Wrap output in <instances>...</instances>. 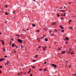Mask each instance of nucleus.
<instances>
[{"mask_svg":"<svg viewBox=\"0 0 76 76\" xmlns=\"http://www.w3.org/2000/svg\"><path fill=\"white\" fill-rule=\"evenodd\" d=\"M69 50L70 53H71V55L73 54H74V53H73V51L72 50L71 48H70L69 49Z\"/></svg>","mask_w":76,"mask_h":76,"instance_id":"nucleus-1","label":"nucleus"},{"mask_svg":"<svg viewBox=\"0 0 76 76\" xmlns=\"http://www.w3.org/2000/svg\"><path fill=\"white\" fill-rule=\"evenodd\" d=\"M51 66L54 67H55V68H56L57 67V65L54 64H51Z\"/></svg>","mask_w":76,"mask_h":76,"instance_id":"nucleus-2","label":"nucleus"},{"mask_svg":"<svg viewBox=\"0 0 76 76\" xmlns=\"http://www.w3.org/2000/svg\"><path fill=\"white\" fill-rule=\"evenodd\" d=\"M18 42L22 43V40L20 39H18Z\"/></svg>","mask_w":76,"mask_h":76,"instance_id":"nucleus-3","label":"nucleus"},{"mask_svg":"<svg viewBox=\"0 0 76 76\" xmlns=\"http://www.w3.org/2000/svg\"><path fill=\"white\" fill-rule=\"evenodd\" d=\"M52 25H57V23L53 22L51 24Z\"/></svg>","mask_w":76,"mask_h":76,"instance_id":"nucleus-4","label":"nucleus"},{"mask_svg":"<svg viewBox=\"0 0 76 76\" xmlns=\"http://www.w3.org/2000/svg\"><path fill=\"white\" fill-rule=\"evenodd\" d=\"M5 60L4 58H0V62L2 61H4Z\"/></svg>","mask_w":76,"mask_h":76,"instance_id":"nucleus-5","label":"nucleus"},{"mask_svg":"<svg viewBox=\"0 0 76 76\" xmlns=\"http://www.w3.org/2000/svg\"><path fill=\"white\" fill-rule=\"evenodd\" d=\"M9 64V62L8 61H7V63H6L5 64V66H6V64H7V65H8Z\"/></svg>","mask_w":76,"mask_h":76,"instance_id":"nucleus-6","label":"nucleus"},{"mask_svg":"<svg viewBox=\"0 0 76 76\" xmlns=\"http://www.w3.org/2000/svg\"><path fill=\"white\" fill-rule=\"evenodd\" d=\"M65 53H66V51H62L61 53L62 54H65Z\"/></svg>","mask_w":76,"mask_h":76,"instance_id":"nucleus-7","label":"nucleus"},{"mask_svg":"<svg viewBox=\"0 0 76 76\" xmlns=\"http://www.w3.org/2000/svg\"><path fill=\"white\" fill-rule=\"evenodd\" d=\"M2 44L3 45H4V41L2 40Z\"/></svg>","mask_w":76,"mask_h":76,"instance_id":"nucleus-8","label":"nucleus"},{"mask_svg":"<svg viewBox=\"0 0 76 76\" xmlns=\"http://www.w3.org/2000/svg\"><path fill=\"white\" fill-rule=\"evenodd\" d=\"M15 44H12V47H14L15 46Z\"/></svg>","mask_w":76,"mask_h":76,"instance_id":"nucleus-9","label":"nucleus"},{"mask_svg":"<svg viewBox=\"0 0 76 76\" xmlns=\"http://www.w3.org/2000/svg\"><path fill=\"white\" fill-rule=\"evenodd\" d=\"M65 39H66V40H69V39L67 37H65Z\"/></svg>","mask_w":76,"mask_h":76,"instance_id":"nucleus-10","label":"nucleus"},{"mask_svg":"<svg viewBox=\"0 0 76 76\" xmlns=\"http://www.w3.org/2000/svg\"><path fill=\"white\" fill-rule=\"evenodd\" d=\"M5 15H9V14L7 12H5Z\"/></svg>","mask_w":76,"mask_h":76,"instance_id":"nucleus-11","label":"nucleus"},{"mask_svg":"<svg viewBox=\"0 0 76 76\" xmlns=\"http://www.w3.org/2000/svg\"><path fill=\"white\" fill-rule=\"evenodd\" d=\"M18 75H22V72H20L19 73H18Z\"/></svg>","mask_w":76,"mask_h":76,"instance_id":"nucleus-12","label":"nucleus"},{"mask_svg":"<svg viewBox=\"0 0 76 76\" xmlns=\"http://www.w3.org/2000/svg\"><path fill=\"white\" fill-rule=\"evenodd\" d=\"M57 15L58 17H59L60 16V15H59V14L58 13H57Z\"/></svg>","mask_w":76,"mask_h":76,"instance_id":"nucleus-13","label":"nucleus"},{"mask_svg":"<svg viewBox=\"0 0 76 76\" xmlns=\"http://www.w3.org/2000/svg\"><path fill=\"white\" fill-rule=\"evenodd\" d=\"M2 48L3 49L4 52H5V51H6V49H4V48Z\"/></svg>","mask_w":76,"mask_h":76,"instance_id":"nucleus-14","label":"nucleus"},{"mask_svg":"<svg viewBox=\"0 0 76 76\" xmlns=\"http://www.w3.org/2000/svg\"><path fill=\"white\" fill-rule=\"evenodd\" d=\"M32 25L33 27H35V24H33Z\"/></svg>","mask_w":76,"mask_h":76,"instance_id":"nucleus-15","label":"nucleus"},{"mask_svg":"<svg viewBox=\"0 0 76 76\" xmlns=\"http://www.w3.org/2000/svg\"><path fill=\"white\" fill-rule=\"evenodd\" d=\"M35 58H38V55H36L35 56Z\"/></svg>","mask_w":76,"mask_h":76,"instance_id":"nucleus-16","label":"nucleus"},{"mask_svg":"<svg viewBox=\"0 0 76 76\" xmlns=\"http://www.w3.org/2000/svg\"><path fill=\"white\" fill-rule=\"evenodd\" d=\"M55 31L56 32H58V30L56 29H55Z\"/></svg>","mask_w":76,"mask_h":76,"instance_id":"nucleus-17","label":"nucleus"},{"mask_svg":"<svg viewBox=\"0 0 76 76\" xmlns=\"http://www.w3.org/2000/svg\"><path fill=\"white\" fill-rule=\"evenodd\" d=\"M44 30H45V31H47V28H43Z\"/></svg>","mask_w":76,"mask_h":76,"instance_id":"nucleus-18","label":"nucleus"},{"mask_svg":"<svg viewBox=\"0 0 76 76\" xmlns=\"http://www.w3.org/2000/svg\"><path fill=\"white\" fill-rule=\"evenodd\" d=\"M45 41H48V39L47 38H45Z\"/></svg>","mask_w":76,"mask_h":76,"instance_id":"nucleus-19","label":"nucleus"},{"mask_svg":"<svg viewBox=\"0 0 76 76\" xmlns=\"http://www.w3.org/2000/svg\"><path fill=\"white\" fill-rule=\"evenodd\" d=\"M54 36V34L52 33V35H51V37H53V36Z\"/></svg>","mask_w":76,"mask_h":76,"instance_id":"nucleus-20","label":"nucleus"},{"mask_svg":"<svg viewBox=\"0 0 76 76\" xmlns=\"http://www.w3.org/2000/svg\"><path fill=\"white\" fill-rule=\"evenodd\" d=\"M69 28L70 29H73V27H70Z\"/></svg>","mask_w":76,"mask_h":76,"instance_id":"nucleus-21","label":"nucleus"},{"mask_svg":"<svg viewBox=\"0 0 76 76\" xmlns=\"http://www.w3.org/2000/svg\"><path fill=\"white\" fill-rule=\"evenodd\" d=\"M64 30H63L62 31H61V32H62V33H64Z\"/></svg>","mask_w":76,"mask_h":76,"instance_id":"nucleus-22","label":"nucleus"},{"mask_svg":"<svg viewBox=\"0 0 76 76\" xmlns=\"http://www.w3.org/2000/svg\"><path fill=\"white\" fill-rule=\"evenodd\" d=\"M72 67V65H69V67L70 69V67Z\"/></svg>","mask_w":76,"mask_h":76,"instance_id":"nucleus-23","label":"nucleus"},{"mask_svg":"<svg viewBox=\"0 0 76 76\" xmlns=\"http://www.w3.org/2000/svg\"><path fill=\"white\" fill-rule=\"evenodd\" d=\"M61 29H64V28L63 27H62L61 28Z\"/></svg>","mask_w":76,"mask_h":76,"instance_id":"nucleus-24","label":"nucleus"},{"mask_svg":"<svg viewBox=\"0 0 76 76\" xmlns=\"http://www.w3.org/2000/svg\"><path fill=\"white\" fill-rule=\"evenodd\" d=\"M64 15H63V16H66V13H64Z\"/></svg>","mask_w":76,"mask_h":76,"instance_id":"nucleus-25","label":"nucleus"},{"mask_svg":"<svg viewBox=\"0 0 76 76\" xmlns=\"http://www.w3.org/2000/svg\"><path fill=\"white\" fill-rule=\"evenodd\" d=\"M36 61V60H33V61L34 62H35V61Z\"/></svg>","mask_w":76,"mask_h":76,"instance_id":"nucleus-26","label":"nucleus"},{"mask_svg":"<svg viewBox=\"0 0 76 76\" xmlns=\"http://www.w3.org/2000/svg\"><path fill=\"white\" fill-rule=\"evenodd\" d=\"M31 73V71L29 70V72H28V73L29 74V73Z\"/></svg>","mask_w":76,"mask_h":76,"instance_id":"nucleus-27","label":"nucleus"},{"mask_svg":"<svg viewBox=\"0 0 76 76\" xmlns=\"http://www.w3.org/2000/svg\"><path fill=\"white\" fill-rule=\"evenodd\" d=\"M61 12H65L66 11H63V10H61Z\"/></svg>","mask_w":76,"mask_h":76,"instance_id":"nucleus-28","label":"nucleus"},{"mask_svg":"<svg viewBox=\"0 0 76 76\" xmlns=\"http://www.w3.org/2000/svg\"><path fill=\"white\" fill-rule=\"evenodd\" d=\"M3 67V66H0V69H1Z\"/></svg>","mask_w":76,"mask_h":76,"instance_id":"nucleus-29","label":"nucleus"},{"mask_svg":"<svg viewBox=\"0 0 76 76\" xmlns=\"http://www.w3.org/2000/svg\"><path fill=\"white\" fill-rule=\"evenodd\" d=\"M49 32H50V34H51V33L52 32V31H51V30H50Z\"/></svg>","mask_w":76,"mask_h":76,"instance_id":"nucleus-30","label":"nucleus"},{"mask_svg":"<svg viewBox=\"0 0 76 76\" xmlns=\"http://www.w3.org/2000/svg\"><path fill=\"white\" fill-rule=\"evenodd\" d=\"M22 45H21V49L22 50V48H23V47H22Z\"/></svg>","mask_w":76,"mask_h":76,"instance_id":"nucleus-31","label":"nucleus"},{"mask_svg":"<svg viewBox=\"0 0 76 76\" xmlns=\"http://www.w3.org/2000/svg\"><path fill=\"white\" fill-rule=\"evenodd\" d=\"M58 50H62L61 49H60V48H58Z\"/></svg>","mask_w":76,"mask_h":76,"instance_id":"nucleus-32","label":"nucleus"},{"mask_svg":"<svg viewBox=\"0 0 76 76\" xmlns=\"http://www.w3.org/2000/svg\"><path fill=\"white\" fill-rule=\"evenodd\" d=\"M61 20H63V19H64V18L62 17V18H61Z\"/></svg>","mask_w":76,"mask_h":76,"instance_id":"nucleus-33","label":"nucleus"},{"mask_svg":"<svg viewBox=\"0 0 76 76\" xmlns=\"http://www.w3.org/2000/svg\"><path fill=\"white\" fill-rule=\"evenodd\" d=\"M39 32V30H38L37 31V32L38 33V32Z\"/></svg>","mask_w":76,"mask_h":76,"instance_id":"nucleus-34","label":"nucleus"},{"mask_svg":"<svg viewBox=\"0 0 76 76\" xmlns=\"http://www.w3.org/2000/svg\"><path fill=\"white\" fill-rule=\"evenodd\" d=\"M44 71H45H45H47V69H44Z\"/></svg>","mask_w":76,"mask_h":76,"instance_id":"nucleus-35","label":"nucleus"},{"mask_svg":"<svg viewBox=\"0 0 76 76\" xmlns=\"http://www.w3.org/2000/svg\"><path fill=\"white\" fill-rule=\"evenodd\" d=\"M69 4H71V2H69Z\"/></svg>","mask_w":76,"mask_h":76,"instance_id":"nucleus-36","label":"nucleus"},{"mask_svg":"<svg viewBox=\"0 0 76 76\" xmlns=\"http://www.w3.org/2000/svg\"><path fill=\"white\" fill-rule=\"evenodd\" d=\"M35 66H32V69H35Z\"/></svg>","mask_w":76,"mask_h":76,"instance_id":"nucleus-37","label":"nucleus"},{"mask_svg":"<svg viewBox=\"0 0 76 76\" xmlns=\"http://www.w3.org/2000/svg\"><path fill=\"white\" fill-rule=\"evenodd\" d=\"M37 40H38V41H39V38H37Z\"/></svg>","mask_w":76,"mask_h":76,"instance_id":"nucleus-38","label":"nucleus"},{"mask_svg":"<svg viewBox=\"0 0 76 76\" xmlns=\"http://www.w3.org/2000/svg\"><path fill=\"white\" fill-rule=\"evenodd\" d=\"M7 56H4L5 58H7Z\"/></svg>","mask_w":76,"mask_h":76,"instance_id":"nucleus-39","label":"nucleus"},{"mask_svg":"<svg viewBox=\"0 0 76 76\" xmlns=\"http://www.w3.org/2000/svg\"><path fill=\"white\" fill-rule=\"evenodd\" d=\"M7 7H8V6L7 5H6L5 7L7 8Z\"/></svg>","mask_w":76,"mask_h":76,"instance_id":"nucleus-40","label":"nucleus"},{"mask_svg":"<svg viewBox=\"0 0 76 76\" xmlns=\"http://www.w3.org/2000/svg\"><path fill=\"white\" fill-rule=\"evenodd\" d=\"M42 69H39V71H42Z\"/></svg>","mask_w":76,"mask_h":76,"instance_id":"nucleus-41","label":"nucleus"},{"mask_svg":"<svg viewBox=\"0 0 76 76\" xmlns=\"http://www.w3.org/2000/svg\"><path fill=\"white\" fill-rule=\"evenodd\" d=\"M15 47H16V48H18V47H17V46H16V45H15Z\"/></svg>","mask_w":76,"mask_h":76,"instance_id":"nucleus-42","label":"nucleus"},{"mask_svg":"<svg viewBox=\"0 0 76 76\" xmlns=\"http://www.w3.org/2000/svg\"><path fill=\"white\" fill-rule=\"evenodd\" d=\"M72 22V20H69V22Z\"/></svg>","mask_w":76,"mask_h":76,"instance_id":"nucleus-43","label":"nucleus"},{"mask_svg":"<svg viewBox=\"0 0 76 76\" xmlns=\"http://www.w3.org/2000/svg\"><path fill=\"white\" fill-rule=\"evenodd\" d=\"M41 48V46H39V47H38V48Z\"/></svg>","mask_w":76,"mask_h":76,"instance_id":"nucleus-44","label":"nucleus"},{"mask_svg":"<svg viewBox=\"0 0 76 76\" xmlns=\"http://www.w3.org/2000/svg\"><path fill=\"white\" fill-rule=\"evenodd\" d=\"M30 76H33L32 74H30Z\"/></svg>","mask_w":76,"mask_h":76,"instance_id":"nucleus-45","label":"nucleus"},{"mask_svg":"<svg viewBox=\"0 0 76 76\" xmlns=\"http://www.w3.org/2000/svg\"><path fill=\"white\" fill-rule=\"evenodd\" d=\"M44 38V37H42L41 38V39H42Z\"/></svg>","mask_w":76,"mask_h":76,"instance_id":"nucleus-46","label":"nucleus"},{"mask_svg":"<svg viewBox=\"0 0 76 76\" xmlns=\"http://www.w3.org/2000/svg\"><path fill=\"white\" fill-rule=\"evenodd\" d=\"M64 9H66V7L64 6Z\"/></svg>","mask_w":76,"mask_h":76,"instance_id":"nucleus-47","label":"nucleus"},{"mask_svg":"<svg viewBox=\"0 0 76 76\" xmlns=\"http://www.w3.org/2000/svg\"><path fill=\"white\" fill-rule=\"evenodd\" d=\"M2 73V72L1 70H0V73Z\"/></svg>","mask_w":76,"mask_h":76,"instance_id":"nucleus-48","label":"nucleus"},{"mask_svg":"<svg viewBox=\"0 0 76 76\" xmlns=\"http://www.w3.org/2000/svg\"><path fill=\"white\" fill-rule=\"evenodd\" d=\"M47 64V62H44V64Z\"/></svg>","mask_w":76,"mask_h":76,"instance_id":"nucleus-49","label":"nucleus"},{"mask_svg":"<svg viewBox=\"0 0 76 76\" xmlns=\"http://www.w3.org/2000/svg\"><path fill=\"white\" fill-rule=\"evenodd\" d=\"M13 14H15V12H14V11H13Z\"/></svg>","mask_w":76,"mask_h":76,"instance_id":"nucleus-50","label":"nucleus"},{"mask_svg":"<svg viewBox=\"0 0 76 76\" xmlns=\"http://www.w3.org/2000/svg\"><path fill=\"white\" fill-rule=\"evenodd\" d=\"M62 7H60V8H59V9H62Z\"/></svg>","mask_w":76,"mask_h":76,"instance_id":"nucleus-51","label":"nucleus"},{"mask_svg":"<svg viewBox=\"0 0 76 76\" xmlns=\"http://www.w3.org/2000/svg\"><path fill=\"white\" fill-rule=\"evenodd\" d=\"M65 43L66 44H67V41H66V42Z\"/></svg>","mask_w":76,"mask_h":76,"instance_id":"nucleus-52","label":"nucleus"},{"mask_svg":"<svg viewBox=\"0 0 76 76\" xmlns=\"http://www.w3.org/2000/svg\"><path fill=\"white\" fill-rule=\"evenodd\" d=\"M75 75V76H76V74H73L72 75Z\"/></svg>","mask_w":76,"mask_h":76,"instance_id":"nucleus-53","label":"nucleus"},{"mask_svg":"<svg viewBox=\"0 0 76 76\" xmlns=\"http://www.w3.org/2000/svg\"><path fill=\"white\" fill-rule=\"evenodd\" d=\"M10 45H12V42H10Z\"/></svg>","mask_w":76,"mask_h":76,"instance_id":"nucleus-54","label":"nucleus"},{"mask_svg":"<svg viewBox=\"0 0 76 76\" xmlns=\"http://www.w3.org/2000/svg\"><path fill=\"white\" fill-rule=\"evenodd\" d=\"M26 74V72L24 73V75H25Z\"/></svg>","mask_w":76,"mask_h":76,"instance_id":"nucleus-55","label":"nucleus"},{"mask_svg":"<svg viewBox=\"0 0 76 76\" xmlns=\"http://www.w3.org/2000/svg\"><path fill=\"white\" fill-rule=\"evenodd\" d=\"M60 28H61V27H62V26H60Z\"/></svg>","mask_w":76,"mask_h":76,"instance_id":"nucleus-56","label":"nucleus"},{"mask_svg":"<svg viewBox=\"0 0 76 76\" xmlns=\"http://www.w3.org/2000/svg\"><path fill=\"white\" fill-rule=\"evenodd\" d=\"M14 52H15V53H16V50H14Z\"/></svg>","mask_w":76,"mask_h":76,"instance_id":"nucleus-57","label":"nucleus"},{"mask_svg":"<svg viewBox=\"0 0 76 76\" xmlns=\"http://www.w3.org/2000/svg\"><path fill=\"white\" fill-rule=\"evenodd\" d=\"M7 21H6L5 22V23H7Z\"/></svg>","mask_w":76,"mask_h":76,"instance_id":"nucleus-58","label":"nucleus"},{"mask_svg":"<svg viewBox=\"0 0 76 76\" xmlns=\"http://www.w3.org/2000/svg\"><path fill=\"white\" fill-rule=\"evenodd\" d=\"M44 51H45V49H43Z\"/></svg>","mask_w":76,"mask_h":76,"instance_id":"nucleus-59","label":"nucleus"},{"mask_svg":"<svg viewBox=\"0 0 76 76\" xmlns=\"http://www.w3.org/2000/svg\"><path fill=\"white\" fill-rule=\"evenodd\" d=\"M45 48H47V47H46V46H45Z\"/></svg>","mask_w":76,"mask_h":76,"instance_id":"nucleus-60","label":"nucleus"},{"mask_svg":"<svg viewBox=\"0 0 76 76\" xmlns=\"http://www.w3.org/2000/svg\"><path fill=\"white\" fill-rule=\"evenodd\" d=\"M42 47H43V49H44V46H42Z\"/></svg>","mask_w":76,"mask_h":76,"instance_id":"nucleus-61","label":"nucleus"},{"mask_svg":"<svg viewBox=\"0 0 76 76\" xmlns=\"http://www.w3.org/2000/svg\"><path fill=\"white\" fill-rule=\"evenodd\" d=\"M69 24H70H70H71V23H70V22H69Z\"/></svg>","mask_w":76,"mask_h":76,"instance_id":"nucleus-62","label":"nucleus"},{"mask_svg":"<svg viewBox=\"0 0 76 76\" xmlns=\"http://www.w3.org/2000/svg\"><path fill=\"white\" fill-rule=\"evenodd\" d=\"M61 16H63V14H61Z\"/></svg>","mask_w":76,"mask_h":76,"instance_id":"nucleus-63","label":"nucleus"},{"mask_svg":"<svg viewBox=\"0 0 76 76\" xmlns=\"http://www.w3.org/2000/svg\"><path fill=\"white\" fill-rule=\"evenodd\" d=\"M12 41H13V39H12Z\"/></svg>","mask_w":76,"mask_h":76,"instance_id":"nucleus-64","label":"nucleus"}]
</instances>
